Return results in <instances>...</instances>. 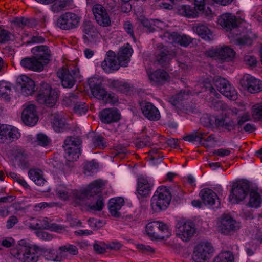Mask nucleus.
I'll return each instance as SVG.
<instances>
[{
    "instance_id": "49530a36",
    "label": "nucleus",
    "mask_w": 262,
    "mask_h": 262,
    "mask_svg": "<svg viewBox=\"0 0 262 262\" xmlns=\"http://www.w3.org/2000/svg\"><path fill=\"white\" fill-rule=\"evenodd\" d=\"M45 258L48 260L61 261L62 260L59 251L50 250L46 251L44 253Z\"/></svg>"
},
{
    "instance_id": "774afa93",
    "label": "nucleus",
    "mask_w": 262,
    "mask_h": 262,
    "mask_svg": "<svg viewBox=\"0 0 262 262\" xmlns=\"http://www.w3.org/2000/svg\"><path fill=\"white\" fill-rule=\"evenodd\" d=\"M185 95V92H181L179 94L172 97L170 99V102L173 105H176L179 102L181 101L184 98Z\"/></svg>"
},
{
    "instance_id": "423d86ee",
    "label": "nucleus",
    "mask_w": 262,
    "mask_h": 262,
    "mask_svg": "<svg viewBox=\"0 0 262 262\" xmlns=\"http://www.w3.org/2000/svg\"><path fill=\"white\" fill-rule=\"evenodd\" d=\"M214 251V248L211 243L201 242L194 248L192 255V259L195 262H205L212 257Z\"/></svg>"
},
{
    "instance_id": "f03ea898",
    "label": "nucleus",
    "mask_w": 262,
    "mask_h": 262,
    "mask_svg": "<svg viewBox=\"0 0 262 262\" xmlns=\"http://www.w3.org/2000/svg\"><path fill=\"white\" fill-rule=\"evenodd\" d=\"M171 199L170 191L166 187H158L151 199L152 210L155 212L165 210L169 205Z\"/></svg>"
},
{
    "instance_id": "e433bc0d",
    "label": "nucleus",
    "mask_w": 262,
    "mask_h": 262,
    "mask_svg": "<svg viewBox=\"0 0 262 262\" xmlns=\"http://www.w3.org/2000/svg\"><path fill=\"white\" fill-rule=\"evenodd\" d=\"M214 124L216 126L224 127L228 130H232L235 128L234 121L227 117L216 118L215 120Z\"/></svg>"
},
{
    "instance_id": "e2e57ef3",
    "label": "nucleus",
    "mask_w": 262,
    "mask_h": 262,
    "mask_svg": "<svg viewBox=\"0 0 262 262\" xmlns=\"http://www.w3.org/2000/svg\"><path fill=\"white\" fill-rule=\"evenodd\" d=\"M11 34L7 30L0 28V42L4 43L11 39Z\"/></svg>"
},
{
    "instance_id": "de8ad7c7",
    "label": "nucleus",
    "mask_w": 262,
    "mask_h": 262,
    "mask_svg": "<svg viewBox=\"0 0 262 262\" xmlns=\"http://www.w3.org/2000/svg\"><path fill=\"white\" fill-rule=\"evenodd\" d=\"M11 91V85L10 83L0 81V97L8 98Z\"/></svg>"
},
{
    "instance_id": "79ce46f5",
    "label": "nucleus",
    "mask_w": 262,
    "mask_h": 262,
    "mask_svg": "<svg viewBox=\"0 0 262 262\" xmlns=\"http://www.w3.org/2000/svg\"><path fill=\"white\" fill-rule=\"evenodd\" d=\"M262 202V199L259 194L256 191L252 190L250 192V198L248 205L255 208L260 207Z\"/></svg>"
},
{
    "instance_id": "473e14b6",
    "label": "nucleus",
    "mask_w": 262,
    "mask_h": 262,
    "mask_svg": "<svg viewBox=\"0 0 262 262\" xmlns=\"http://www.w3.org/2000/svg\"><path fill=\"white\" fill-rule=\"evenodd\" d=\"M205 90H208L210 92L211 97L219 98L221 96L220 94L216 92L215 89L212 86L210 82L208 81L200 82L199 83L196 85V92H194V93L199 94V93Z\"/></svg>"
},
{
    "instance_id": "09e8293b",
    "label": "nucleus",
    "mask_w": 262,
    "mask_h": 262,
    "mask_svg": "<svg viewBox=\"0 0 262 262\" xmlns=\"http://www.w3.org/2000/svg\"><path fill=\"white\" fill-rule=\"evenodd\" d=\"M91 92L94 97L101 100L104 98L107 92L99 85L91 87Z\"/></svg>"
},
{
    "instance_id": "c756f323",
    "label": "nucleus",
    "mask_w": 262,
    "mask_h": 262,
    "mask_svg": "<svg viewBox=\"0 0 262 262\" xmlns=\"http://www.w3.org/2000/svg\"><path fill=\"white\" fill-rule=\"evenodd\" d=\"M124 199L121 197L111 199L108 204L111 214L115 217H119L120 215L119 210L124 205Z\"/></svg>"
},
{
    "instance_id": "603ef678",
    "label": "nucleus",
    "mask_w": 262,
    "mask_h": 262,
    "mask_svg": "<svg viewBox=\"0 0 262 262\" xmlns=\"http://www.w3.org/2000/svg\"><path fill=\"white\" fill-rule=\"evenodd\" d=\"M98 168V165L94 161L88 162L85 163L84 167V173L86 176H90L96 171Z\"/></svg>"
},
{
    "instance_id": "f8f14e48",
    "label": "nucleus",
    "mask_w": 262,
    "mask_h": 262,
    "mask_svg": "<svg viewBox=\"0 0 262 262\" xmlns=\"http://www.w3.org/2000/svg\"><path fill=\"white\" fill-rule=\"evenodd\" d=\"M215 85L220 93L225 97L233 101L237 99V91L226 79L221 77L216 78Z\"/></svg>"
},
{
    "instance_id": "c85d7f7f",
    "label": "nucleus",
    "mask_w": 262,
    "mask_h": 262,
    "mask_svg": "<svg viewBox=\"0 0 262 262\" xmlns=\"http://www.w3.org/2000/svg\"><path fill=\"white\" fill-rule=\"evenodd\" d=\"M41 229L60 232L65 230V227L62 225L51 223L47 217H42L38 219V229Z\"/></svg>"
},
{
    "instance_id": "864d4df0",
    "label": "nucleus",
    "mask_w": 262,
    "mask_h": 262,
    "mask_svg": "<svg viewBox=\"0 0 262 262\" xmlns=\"http://www.w3.org/2000/svg\"><path fill=\"white\" fill-rule=\"evenodd\" d=\"M24 225L32 230L38 229V219L28 217L24 221Z\"/></svg>"
},
{
    "instance_id": "7c9ffc66",
    "label": "nucleus",
    "mask_w": 262,
    "mask_h": 262,
    "mask_svg": "<svg viewBox=\"0 0 262 262\" xmlns=\"http://www.w3.org/2000/svg\"><path fill=\"white\" fill-rule=\"evenodd\" d=\"M32 52L35 54V57L42 60L46 64L48 63L50 60V50L46 46L35 47L32 49Z\"/></svg>"
},
{
    "instance_id": "5fc2aeb1",
    "label": "nucleus",
    "mask_w": 262,
    "mask_h": 262,
    "mask_svg": "<svg viewBox=\"0 0 262 262\" xmlns=\"http://www.w3.org/2000/svg\"><path fill=\"white\" fill-rule=\"evenodd\" d=\"M7 174L8 177L14 179L23 187L25 188H27L28 187V185L26 181L17 173L13 172H7Z\"/></svg>"
},
{
    "instance_id": "6e6552de",
    "label": "nucleus",
    "mask_w": 262,
    "mask_h": 262,
    "mask_svg": "<svg viewBox=\"0 0 262 262\" xmlns=\"http://www.w3.org/2000/svg\"><path fill=\"white\" fill-rule=\"evenodd\" d=\"M194 223L189 220H180L176 224V234L183 241L188 242L195 233Z\"/></svg>"
},
{
    "instance_id": "ea45409f",
    "label": "nucleus",
    "mask_w": 262,
    "mask_h": 262,
    "mask_svg": "<svg viewBox=\"0 0 262 262\" xmlns=\"http://www.w3.org/2000/svg\"><path fill=\"white\" fill-rule=\"evenodd\" d=\"M59 251L62 260L67 257L68 253L72 255H75L78 253L76 246L71 244H67L60 247Z\"/></svg>"
},
{
    "instance_id": "b1692460",
    "label": "nucleus",
    "mask_w": 262,
    "mask_h": 262,
    "mask_svg": "<svg viewBox=\"0 0 262 262\" xmlns=\"http://www.w3.org/2000/svg\"><path fill=\"white\" fill-rule=\"evenodd\" d=\"M17 82L20 86V93L24 96L31 95L34 92L35 83L26 75H21L18 79Z\"/></svg>"
},
{
    "instance_id": "9b49d317",
    "label": "nucleus",
    "mask_w": 262,
    "mask_h": 262,
    "mask_svg": "<svg viewBox=\"0 0 262 262\" xmlns=\"http://www.w3.org/2000/svg\"><path fill=\"white\" fill-rule=\"evenodd\" d=\"M21 113V120L26 125L33 126L36 124L38 121L36 106L30 103H27L23 105Z\"/></svg>"
},
{
    "instance_id": "69168bd1",
    "label": "nucleus",
    "mask_w": 262,
    "mask_h": 262,
    "mask_svg": "<svg viewBox=\"0 0 262 262\" xmlns=\"http://www.w3.org/2000/svg\"><path fill=\"white\" fill-rule=\"evenodd\" d=\"M84 105L85 103L83 102L76 104L74 107V112L80 115L85 114L87 110L85 107Z\"/></svg>"
},
{
    "instance_id": "a211bd4d",
    "label": "nucleus",
    "mask_w": 262,
    "mask_h": 262,
    "mask_svg": "<svg viewBox=\"0 0 262 262\" xmlns=\"http://www.w3.org/2000/svg\"><path fill=\"white\" fill-rule=\"evenodd\" d=\"M121 66L120 62L116 60V54L109 50L104 60L101 63V67L106 73H112L118 70Z\"/></svg>"
},
{
    "instance_id": "1a4fd4ad",
    "label": "nucleus",
    "mask_w": 262,
    "mask_h": 262,
    "mask_svg": "<svg viewBox=\"0 0 262 262\" xmlns=\"http://www.w3.org/2000/svg\"><path fill=\"white\" fill-rule=\"evenodd\" d=\"M249 185L244 181H238L232 185L229 200L232 203H238L243 201L249 192Z\"/></svg>"
},
{
    "instance_id": "bb28decb",
    "label": "nucleus",
    "mask_w": 262,
    "mask_h": 262,
    "mask_svg": "<svg viewBox=\"0 0 262 262\" xmlns=\"http://www.w3.org/2000/svg\"><path fill=\"white\" fill-rule=\"evenodd\" d=\"M120 115L116 109H104L100 113V119L105 123L116 122L120 119Z\"/></svg>"
},
{
    "instance_id": "393cba45",
    "label": "nucleus",
    "mask_w": 262,
    "mask_h": 262,
    "mask_svg": "<svg viewBox=\"0 0 262 262\" xmlns=\"http://www.w3.org/2000/svg\"><path fill=\"white\" fill-rule=\"evenodd\" d=\"M20 64L22 67L29 70L40 72L43 69L46 64L42 60L38 59L34 56L32 58H25L21 60Z\"/></svg>"
},
{
    "instance_id": "2eb2a0df",
    "label": "nucleus",
    "mask_w": 262,
    "mask_h": 262,
    "mask_svg": "<svg viewBox=\"0 0 262 262\" xmlns=\"http://www.w3.org/2000/svg\"><path fill=\"white\" fill-rule=\"evenodd\" d=\"M217 226L219 230L224 234H228L240 228L239 224L228 215H223L217 222Z\"/></svg>"
},
{
    "instance_id": "ddd939ff",
    "label": "nucleus",
    "mask_w": 262,
    "mask_h": 262,
    "mask_svg": "<svg viewBox=\"0 0 262 262\" xmlns=\"http://www.w3.org/2000/svg\"><path fill=\"white\" fill-rule=\"evenodd\" d=\"M29 244V242L26 239L18 241L16 245L10 250V258L19 262H25Z\"/></svg>"
},
{
    "instance_id": "4468645a",
    "label": "nucleus",
    "mask_w": 262,
    "mask_h": 262,
    "mask_svg": "<svg viewBox=\"0 0 262 262\" xmlns=\"http://www.w3.org/2000/svg\"><path fill=\"white\" fill-rule=\"evenodd\" d=\"M240 83L244 90L251 93H258L262 91V81L249 74L243 76Z\"/></svg>"
},
{
    "instance_id": "7ed1b4c3",
    "label": "nucleus",
    "mask_w": 262,
    "mask_h": 262,
    "mask_svg": "<svg viewBox=\"0 0 262 262\" xmlns=\"http://www.w3.org/2000/svg\"><path fill=\"white\" fill-rule=\"evenodd\" d=\"M146 232L151 239H164L171 235L167 225L159 221L148 223L146 226Z\"/></svg>"
},
{
    "instance_id": "4be33fe9",
    "label": "nucleus",
    "mask_w": 262,
    "mask_h": 262,
    "mask_svg": "<svg viewBox=\"0 0 262 262\" xmlns=\"http://www.w3.org/2000/svg\"><path fill=\"white\" fill-rule=\"evenodd\" d=\"M83 38L85 43H91L96 41L98 32L90 21H85L83 24Z\"/></svg>"
},
{
    "instance_id": "20e7f679",
    "label": "nucleus",
    "mask_w": 262,
    "mask_h": 262,
    "mask_svg": "<svg viewBox=\"0 0 262 262\" xmlns=\"http://www.w3.org/2000/svg\"><path fill=\"white\" fill-rule=\"evenodd\" d=\"M58 94L47 83H42L40 85L39 93L36 100L40 104H45L49 107L54 106L57 102Z\"/></svg>"
},
{
    "instance_id": "a18cd8bd",
    "label": "nucleus",
    "mask_w": 262,
    "mask_h": 262,
    "mask_svg": "<svg viewBox=\"0 0 262 262\" xmlns=\"http://www.w3.org/2000/svg\"><path fill=\"white\" fill-rule=\"evenodd\" d=\"M67 6V0H56L51 6V10L54 13H59L64 10Z\"/></svg>"
},
{
    "instance_id": "6e6d98bb",
    "label": "nucleus",
    "mask_w": 262,
    "mask_h": 262,
    "mask_svg": "<svg viewBox=\"0 0 262 262\" xmlns=\"http://www.w3.org/2000/svg\"><path fill=\"white\" fill-rule=\"evenodd\" d=\"M8 139H17L20 137V133L17 128L7 125Z\"/></svg>"
},
{
    "instance_id": "2f4dec72",
    "label": "nucleus",
    "mask_w": 262,
    "mask_h": 262,
    "mask_svg": "<svg viewBox=\"0 0 262 262\" xmlns=\"http://www.w3.org/2000/svg\"><path fill=\"white\" fill-rule=\"evenodd\" d=\"M235 55L234 50L228 46H219L218 59L224 61H232Z\"/></svg>"
},
{
    "instance_id": "f3484780",
    "label": "nucleus",
    "mask_w": 262,
    "mask_h": 262,
    "mask_svg": "<svg viewBox=\"0 0 262 262\" xmlns=\"http://www.w3.org/2000/svg\"><path fill=\"white\" fill-rule=\"evenodd\" d=\"M11 160L14 166H17L22 169H26L29 167V156L23 149H13L12 152Z\"/></svg>"
},
{
    "instance_id": "0e129e2a",
    "label": "nucleus",
    "mask_w": 262,
    "mask_h": 262,
    "mask_svg": "<svg viewBox=\"0 0 262 262\" xmlns=\"http://www.w3.org/2000/svg\"><path fill=\"white\" fill-rule=\"evenodd\" d=\"M104 245H105L106 249L112 250H118L122 247L121 244L117 241L108 242L107 244H104Z\"/></svg>"
},
{
    "instance_id": "39448f33",
    "label": "nucleus",
    "mask_w": 262,
    "mask_h": 262,
    "mask_svg": "<svg viewBox=\"0 0 262 262\" xmlns=\"http://www.w3.org/2000/svg\"><path fill=\"white\" fill-rule=\"evenodd\" d=\"M80 19L78 14L72 12H66L57 18L56 25L62 30H69L77 28Z\"/></svg>"
},
{
    "instance_id": "9d476101",
    "label": "nucleus",
    "mask_w": 262,
    "mask_h": 262,
    "mask_svg": "<svg viewBox=\"0 0 262 262\" xmlns=\"http://www.w3.org/2000/svg\"><path fill=\"white\" fill-rule=\"evenodd\" d=\"M57 74L61 79L62 85L65 88H71L74 86L76 79L79 75V70L76 67L70 70L64 67L59 69Z\"/></svg>"
},
{
    "instance_id": "aec40b11",
    "label": "nucleus",
    "mask_w": 262,
    "mask_h": 262,
    "mask_svg": "<svg viewBox=\"0 0 262 262\" xmlns=\"http://www.w3.org/2000/svg\"><path fill=\"white\" fill-rule=\"evenodd\" d=\"M158 48L159 49L156 51L155 55V61L161 66H166L174 57L175 53L164 47H161L159 46Z\"/></svg>"
},
{
    "instance_id": "dca6fc26",
    "label": "nucleus",
    "mask_w": 262,
    "mask_h": 262,
    "mask_svg": "<svg viewBox=\"0 0 262 262\" xmlns=\"http://www.w3.org/2000/svg\"><path fill=\"white\" fill-rule=\"evenodd\" d=\"M162 39L165 42L170 43L179 44L184 47H187L192 43V39L186 35H180L176 32L170 33L166 32L164 33Z\"/></svg>"
},
{
    "instance_id": "f704fd0d",
    "label": "nucleus",
    "mask_w": 262,
    "mask_h": 262,
    "mask_svg": "<svg viewBox=\"0 0 262 262\" xmlns=\"http://www.w3.org/2000/svg\"><path fill=\"white\" fill-rule=\"evenodd\" d=\"M52 127L56 132H62L66 128V120L59 114L52 116Z\"/></svg>"
},
{
    "instance_id": "58836bf2",
    "label": "nucleus",
    "mask_w": 262,
    "mask_h": 262,
    "mask_svg": "<svg viewBox=\"0 0 262 262\" xmlns=\"http://www.w3.org/2000/svg\"><path fill=\"white\" fill-rule=\"evenodd\" d=\"M150 80L156 82H162L169 78L167 72L163 70H158L148 74Z\"/></svg>"
},
{
    "instance_id": "72a5a7b5",
    "label": "nucleus",
    "mask_w": 262,
    "mask_h": 262,
    "mask_svg": "<svg viewBox=\"0 0 262 262\" xmlns=\"http://www.w3.org/2000/svg\"><path fill=\"white\" fill-rule=\"evenodd\" d=\"M25 262H37L40 256L39 248L29 243Z\"/></svg>"
},
{
    "instance_id": "a878e982",
    "label": "nucleus",
    "mask_w": 262,
    "mask_h": 262,
    "mask_svg": "<svg viewBox=\"0 0 262 262\" xmlns=\"http://www.w3.org/2000/svg\"><path fill=\"white\" fill-rule=\"evenodd\" d=\"M133 53L131 46L127 43L121 47L117 55V59L120 62L121 67H126L130 61V57Z\"/></svg>"
},
{
    "instance_id": "338daca9",
    "label": "nucleus",
    "mask_w": 262,
    "mask_h": 262,
    "mask_svg": "<svg viewBox=\"0 0 262 262\" xmlns=\"http://www.w3.org/2000/svg\"><path fill=\"white\" fill-rule=\"evenodd\" d=\"M99 198L97 200V201L95 204H91L90 205V209L94 210L100 211L101 210L104 205L103 201L99 195L98 196Z\"/></svg>"
},
{
    "instance_id": "8fccbe9b",
    "label": "nucleus",
    "mask_w": 262,
    "mask_h": 262,
    "mask_svg": "<svg viewBox=\"0 0 262 262\" xmlns=\"http://www.w3.org/2000/svg\"><path fill=\"white\" fill-rule=\"evenodd\" d=\"M33 143L35 145L46 146L50 144V140L46 135L39 133L36 135V140Z\"/></svg>"
},
{
    "instance_id": "37998d69",
    "label": "nucleus",
    "mask_w": 262,
    "mask_h": 262,
    "mask_svg": "<svg viewBox=\"0 0 262 262\" xmlns=\"http://www.w3.org/2000/svg\"><path fill=\"white\" fill-rule=\"evenodd\" d=\"M56 195L62 200H67L70 194L72 192L71 189L68 188L64 185H58L56 188Z\"/></svg>"
},
{
    "instance_id": "13d9d810",
    "label": "nucleus",
    "mask_w": 262,
    "mask_h": 262,
    "mask_svg": "<svg viewBox=\"0 0 262 262\" xmlns=\"http://www.w3.org/2000/svg\"><path fill=\"white\" fill-rule=\"evenodd\" d=\"M118 97L114 93H107L104 96V98L101 100L105 104L111 103L114 104L118 101Z\"/></svg>"
},
{
    "instance_id": "c03bdc74",
    "label": "nucleus",
    "mask_w": 262,
    "mask_h": 262,
    "mask_svg": "<svg viewBox=\"0 0 262 262\" xmlns=\"http://www.w3.org/2000/svg\"><path fill=\"white\" fill-rule=\"evenodd\" d=\"M103 183L102 181L97 180L89 185L88 190L89 196L94 194H98L101 191Z\"/></svg>"
},
{
    "instance_id": "4c0bfd02",
    "label": "nucleus",
    "mask_w": 262,
    "mask_h": 262,
    "mask_svg": "<svg viewBox=\"0 0 262 262\" xmlns=\"http://www.w3.org/2000/svg\"><path fill=\"white\" fill-rule=\"evenodd\" d=\"M28 176L37 185H42L45 182L42 177V171L39 169H30L28 171Z\"/></svg>"
},
{
    "instance_id": "052dcab7",
    "label": "nucleus",
    "mask_w": 262,
    "mask_h": 262,
    "mask_svg": "<svg viewBox=\"0 0 262 262\" xmlns=\"http://www.w3.org/2000/svg\"><path fill=\"white\" fill-rule=\"evenodd\" d=\"M7 125L0 126V143H4L8 139Z\"/></svg>"
},
{
    "instance_id": "cd10ccee",
    "label": "nucleus",
    "mask_w": 262,
    "mask_h": 262,
    "mask_svg": "<svg viewBox=\"0 0 262 262\" xmlns=\"http://www.w3.org/2000/svg\"><path fill=\"white\" fill-rule=\"evenodd\" d=\"M199 195L205 205L212 206L214 205L218 199L217 194L212 190L209 188L202 189Z\"/></svg>"
},
{
    "instance_id": "f257e3e1",
    "label": "nucleus",
    "mask_w": 262,
    "mask_h": 262,
    "mask_svg": "<svg viewBox=\"0 0 262 262\" xmlns=\"http://www.w3.org/2000/svg\"><path fill=\"white\" fill-rule=\"evenodd\" d=\"M218 24L226 30L231 42L234 44L239 46L251 45L253 39L256 37L251 31L241 37V27L238 26L236 17L231 14L225 13L222 15L218 19Z\"/></svg>"
},
{
    "instance_id": "0eeeda50",
    "label": "nucleus",
    "mask_w": 262,
    "mask_h": 262,
    "mask_svg": "<svg viewBox=\"0 0 262 262\" xmlns=\"http://www.w3.org/2000/svg\"><path fill=\"white\" fill-rule=\"evenodd\" d=\"M80 144V140L77 138L68 137L65 140L63 147L67 160L74 161L77 160L81 153Z\"/></svg>"
},
{
    "instance_id": "680f3d73",
    "label": "nucleus",
    "mask_w": 262,
    "mask_h": 262,
    "mask_svg": "<svg viewBox=\"0 0 262 262\" xmlns=\"http://www.w3.org/2000/svg\"><path fill=\"white\" fill-rule=\"evenodd\" d=\"M123 28L125 32L132 37L134 40L135 41V38L134 37V31L133 26L129 21H125L123 24Z\"/></svg>"
},
{
    "instance_id": "4d7b16f0",
    "label": "nucleus",
    "mask_w": 262,
    "mask_h": 262,
    "mask_svg": "<svg viewBox=\"0 0 262 262\" xmlns=\"http://www.w3.org/2000/svg\"><path fill=\"white\" fill-rule=\"evenodd\" d=\"M72 193L74 199L77 202L89 197L88 192L85 191L74 190L72 191Z\"/></svg>"
},
{
    "instance_id": "bf43d9fd",
    "label": "nucleus",
    "mask_w": 262,
    "mask_h": 262,
    "mask_svg": "<svg viewBox=\"0 0 262 262\" xmlns=\"http://www.w3.org/2000/svg\"><path fill=\"white\" fill-rule=\"evenodd\" d=\"M94 146L99 148H104L107 146V142L105 139L101 136H97L94 138Z\"/></svg>"
},
{
    "instance_id": "3c124183",
    "label": "nucleus",
    "mask_w": 262,
    "mask_h": 262,
    "mask_svg": "<svg viewBox=\"0 0 262 262\" xmlns=\"http://www.w3.org/2000/svg\"><path fill=\"white\" fill-rule=\"evenodd\" d=\"M253 118L256 120H262V103L254 105L251 110Z\"/></svg>"
},
{
    "instance_id": "c9c22d12",
    "label": "nucleus",
    "mask_w": 262,
    "mask_h": 262,
    "mask_svg": "<svg viewBox=\"0 0 262 262\" xmlns=\"http://www.w3.org/2000/svg\"><path fill=\"white\" fill-rule=\"evenodd\" d=\"M195 32L203 39L211 41L214 39V35L206 26L199 25L194 28Z\"/></svg>"
},
{
    "instance_id": "6ab92c4d",
    "label": "nucleus",
    "mask_w": 262,
    "mask_h": 262,
    "mask_svg": "<svg viewBox=\"0 0 262 262\" xmlns=\"http://www.w3.org/2000/svg\"><path fill=\"white\" fill-rule=\"evenodd\" d=\"M93 12L97 23L101 26L107 27L111 25V18L105 8L100 4H96L93 7Z\"/></svg>"
},
{
    "instance_id": "a19ab883",
    "label": "nucleus",
    "mask_w": 262,
    "mask_h": 262,
    "mask_svg": "<svg viewBox=\"0 0 262 262\" xmlns=\"http://www.w3.org/2000/svg\"><path fill=\"white\" fill-rule=\"evenodd\" d=\"M234 256L231 252L225 251L216 255L212 262H234Z\"/></svg>"
},
{
    "instance_id": "412c9836",
    "label": "nucleus",
    "mask_w": 262,
    "mask_h": 262,
    "mask_svg": "<svg viewBox=\"0 0 262 262\" xmlns=\"http://www.w3.org/2000/svg\"><path fill=\"white\" fill-rule=\"evenodd\" d=\"M140 106L143 115L148 120L157 121L160 119L159 111L150 102L143 101L140 103Z\"/></svg>"
},
{
    "instance_id": "5701e85b",
    "label": "nucleus",
    "mask_w": 262,
    "mask_h": 262,
    "mask_svg": "<svg viewBox=\"0 0 262 262\" xmlns=\"http://www.w3.org/2000/svg\"><path fill=\"white\" fill-rule=\"evenodd\" d=\"M154 183L151 179L147 177L140 176L138 179V194L141 196H146L151 192Z\"/></svg>"
}]
</instances>
